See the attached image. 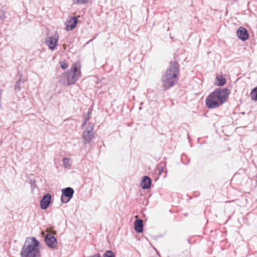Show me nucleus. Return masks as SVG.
<instances>
[{"label":"nucleus","mask_w":257,"mask_h":257,"mask_svg":"<svg viewBox=\"0 0 257 257\" xmlns=\"http://www.w3.org/2000/svg\"><path fill=\"white\" fill-rule=\"evenodd\" d=\"M60 66L63 70H66L68 67V65L65 61L60 62Z\"/></svg>","instance_id":"obj_18"},{"label":"nucleus","mask_w":257,"mask_h":257,"mask_svg":"<svg viewBox=\"0 0 257 257\" xmlns=\"http://www.w3.org/2000/svg\"><path fill=\"white\" fill-rule=\"evenodd\" d=\"M103 257H115V256L112 250H107L105 251Z\"/></svg>","instance_id":"obj_17"},{"label":"nucleus","mask_w":257,"mask_h":257,"mask_svg":"<svg viewBox=\"0 0 257 257\" xmlns=\"http://www.w3.org/2000/svg\"><path fill=\"white\" fill-rule=\"evenodd\" d=\"M179 73V65L178 62L175 61H171L169 67L162 77V86L164 90H166L174 86Z\"/></svg>","instance_id":"obj_2"},{"label":"nucleus","mask_w":257,"mask_h":257,"mask_svg":"<svg viewBox=\"0 0 257 257\" xmlns=\"http://www.w3.org/2000/svg\"><path fill=\"white\" fill-rule=\"evenodd\" d=\"M31 185L32 189L33 190L36 187L35 181L31 180Z\"/></svg>","instance_id":"obj_21"},{"label":"nucleus","mask_w":257,"mask_h":257,"mask_svg":"<svg viewBox=\"0 0 257 257\" xmlns=\"http://www.w3.org/2000/svg\"><path fill=\"white\" fill-rule=\"evenodd\" d=\"M152 184V180L148 176H144L142 178L140 183L141 187L143 189H148L151 188Z\"/></svg>","instance_id":"obj_12"},{"label":"nucleus","mask_w":257,"mask_h":257,"mask_svg":"<svg viewBox=\"0 0 257 257\" xmlns=\"http://www.w3.org/2000/svg\"><path fill=\"white\" fill-rule=\"evenodd\" d=\"M91 113V110H88V112H87L88 116H90V115Z\"/></svg>","instance_id":"obj_26"},{"label":"nucleus","mask_w":257,"mask_h":257,"mask_svg":"<svg viewBox=\"0 0 257 257\" xmlns=\"http://www.w3.org/2000/svg\"><path fill=\"white\" fill-rule=\"evenodd\" d=\"M78 23V19L76 17H70V19L68 20L66 23V29L68 31L73 30Z\"/></svg>","instance_id":"obj_11"},{"label":"nucleus","mask_w":257,"mask_h":257,"mask_svg":"<svg viewBox=\"0 0 257 257\" xmlns=\"http://www.w3.org/2000/svg\"><path fill=\"white\" fill-rule=\"evenodd\" d=\"M250 95L252 100L257 101V86L251 90Z\"/></svg>","instance_id":"obj_16"},{"label":"nucleus","mask_w":257,"mask_h":257,"mask_svg":"<svg viewBox=\"0 0 257 257\" xmlns=\"http://www.w3.org/2000/svg\"><path fill=\"white\" fill-rule=\"evenodd\" d=\"M24 82L25 80L22 79L21 78H20L17 81L15 85L14 90L15 92H19L20 91L22 88L24 87Z\"/></svg>","instance_id":"obj_14"},{"label":"nucleus","mask_w":257,"mask_h":257,"mask_svg":"<svg viewBox=\"0 0 257 257\" xmlns=\"http://www.w3.org/2000/svg\"><path fill=\"white\" fill-rule=\"evenodd\" d=\"M44 240L46 244L51 248H54L56 247L57 240L56 238L51 233H47L44 237Z\"/></svg>","instance_id":"obj_7"},{"label":"nucleus","mask_w":257,"mask_h":257,"mask_svg":"<svg viewBox=\"0 0 257 257\" xmlns=\"http://www.w3.org/2000/svg\"><path fill=\"white\" fill-rule=\"evenodd\" d=\"M90 119V116H87V117H86L85 118V121H86V122H87Z\"/></svg>","instance_id":"obj_24"},{"label":"nucleus","mask_w":257,"mask_h":257,"mask_svg":"<svg viewBox=\"0 0 257 257\" xmlns=\"http://www.w3.org/2000/svg\"><path fill=\"white\" fill-rule=\"evenodd\" d=\"M158 171L159 175H161L163 172V168L162 167H159L158 168Z\"/></svg>","instance_id":"obj_23"},{"label":"nucleus","mask_w":257,"mask_h":257,"mask_svg":"<svg viewBox=\"0 0 257 257\" xmlns=\"http://www.w3.org/2000/svg\"><path fill=\"white\" fill-rule=\"evenodd\" d=\"M134 229L135 230L138 232L141 233L143 231L144 229V225L142 219L137 218V219L134 222Z\"/></svg>","instance_id":"obj_13"},{"label":"nucleus","mask_w":257,"mask_h":257,"mask_svg":"<svg viewBox=\"0 0 257 257\" xmlns=\"http://www.w3.org/2000/svg\"><path fill=\"white\" fill-rule=\"evenodd\" d=\"M226 79L222 75H219L216 77L215 84L218 86H222L226 83Z\"/></svg>","instance_id":"obj_15"},{"label":"nucleus","mask_w":257,"mask_h":257,"mask_svg":"<svg viewBox=\"0 0 257 257\" xmlns=\"http://www.w3.org/2000/svg\"><path fill=\"white\" fill-rule=\"evenodd\" d=\"M51 201V195L47 193L44 195L40 201L41 208L44 210L46 209L49 206Z\"/></svg>","instance_id":"obj_8"},{"label":"nucleus","mask_w":257,"mask_h":257,"mask_svg":"<svg viewBox=\"0 0 257 257\" xmlns=\"http://www.w3.org/2000/svg\"><path fill=\"white\" fill-rule=\"evenodd\" d=\"M87 257H101V256L100 253H95L93 255H89Z\"/></svg>","instance_id":"obj_22"},{"label":"nucleus","mask_w":257,"mask_h":257,"mask_svg":"<svg viewBox=\"0 0 257 257\" xmlns=\"http://www.w3.org/2000/svg\"><path fill=\"white\" fill-rule=\"evenodd\" d=\"M74 2L79 4H87L89 0H72Z\"/></svg>","instance_id":"obj_19"},{"label":"nucleus","mask_w":257,"mask_h":257,"mask_svg":"<svg viewBox=\"0 0 257 257\" xmlns=\"http://www.w3.org/2000/svg\"><path fill=\"white\" fill-rule=\"evenodd\" d=\"M87 122H86V121L84 120V122L82 124V127L84 126L86 124Z\"/></svg>","instance_id":"obj_25"},{"label":"nucleus","mask_w":257,"mask_h":257,"mask_svg":"<svg viewBox=\"0 0 257 257\" xmlns=\"http://www.w3.org/2000/svg\"><path fill=\"white\" fill-rule=\"evenodd\" d=\"M40 241L35 237H27L21 250L22 257H40Z\"/></svg>","instance_id":"obj_3"},{"label":"nucleus","mask_w":257,"mask_h":257,"mask_svg":"<svg viewBox=\"0 0 257 257\" xmlns=\"http://www.w3.org/2000/svg\"><path fill=\"white\" fill-rule=\"evenodd\" d=\"M63 164L65 167H67L68 166H69V159L67 158H63Z\"/></svg>","instance_id":"obj_20"},{"label":"nucleus","mask_w":257,"mask_h":257,"mask_svg":"<svg viewBox=\"0 0 257 257\" xmlns=\"http://www.w3.org/2000/svg\"><path fill=\"white\" fill-rule=\"evenodd\" d=\"M74 193V189L68 187L62 189V195L61 200L64 203L68 202L73 197Z\"/></svg>","instance_id":"obj_5"},{"label":"nucleus","mask_w":257,"mask_h":257,"mask_svg":"<svg viewBox=\"0 0 257 257\" xmlns=\"http://www.w3.org/2000/svg\"><path fill=\"white\" fill-rule=\"evenodd\" d=\"M58 37H49L45 41V44L48 46L49 49L54 50L58 45Z\"/></svg>","instance_id":"obj_9"},{"label":"nucleus","mask_w":257,"mask_h":257,"mask_svg":"<svg viewBox=\"0 0 257 257\" xmlns=\"http://www.w3.org/2000/svg\"><path fill=\"white\" fill-rule=\"evenodd\" d=\"M236 35L238 38L242 40L245 41L248 39V33L246 29L243 27H240L236 31Z\"/></svg>","instance_id":"obj_10"},{"label":"nucleus","mask_w":257,"mask_h":257,"mask_svg":"<svg viewBox=\"0 0 257 257\" xmlns=\"http://www.w3.org/2000/svg\"><path fill=\"white\" fill-rule=\"evenodd\" d=\"M94 138L93 126H87L82 135L84 144H89Z\"/></svg>","instance_id":"obj_6"},{"label":"nucleus","mask_w":257,"mask_h":257,"mask_svg":"<svg viewBox=\"0 0 257 257\" xmlns=\"http://www.w3.org/2000/svg\"><path fill=\"white\" fill-rule=\"evenodd\" d=\"M80 65L74 64L70 69L63 73L60 81L67 86L74 84L81 77Z\"/></svg>","instance_id":"obj_4"},{"label":"nucleus","mask_w":257,"mask_h":257,"mask_svg":"<svg viewBox=\"0 0 257 257\" xmlns=\"http://www.w3.org/2000/svg\"><path fill=\"white\" fill-rule=\"evenodd\" d=\"M229 94V90L227 88H216L207 96L205 100L206 106L210 109L218 107L226 101Z\"/></svg>","instance_id":"obj_1"}]
</instances>
